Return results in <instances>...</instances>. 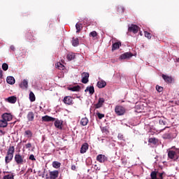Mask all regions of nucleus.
I'll use <instances>...</instances> for the list:
<instances>
[{
  "mask_svg": "<svg viewBox=\"0 0 179 179\" xmlns=\"http://www.w3.org/2000/svg\"><path fill=\"white\" fill-rule=\"evenodd\" d=\"M29 160H32V162H35L36 160L34 155H30Z\"/></svg>",
  "mask_w": 179,
  "mask_h": 179,
  "instance_id": "nucleus-46",
  "label": "nucleus"
},
{
  "mask_svg": "<svg viewBox=\"0 0 179 179\" xmlns=\"http://www.w3.org/2000/svg\"><path fill=\"white\" fill-rule=\"evenodd\" d=\"M59 171H50V172H49V175L50 177V179H57L59 176Z\"/></svg>",
  "mask_w": 179,
  "mask_h": 179,
  "instance_id": "nucleus-6",
  "label": "nucleus"
},
{
  "mask_svg": "<svg viewBox=\"0 0 179 179\" xmlns=\"http://www.w3.org/2000/svg\"><path fill=\"white\" fill-rule=\"evenodd\" d=\"M102 131H103V133H106V134L108 133V130L107 127H103Z\"/></svg>",
  "mask_w": 179,
  "mask_h": 179,
  "instance_id": "nucleus-48",
  "label": "nucleus"
},
{
  "mask_svg": "<svg viewBox=\"0 0 179 179\" xmlns=\"http://www.w3.org/2000/svg\"><path fill=\"white\" fill-rule=\"evenodd\" d=\"M76 32H80V31H81L82 28L83 27L82 25V23L80 22H77L76 25Z\"/></svg>",
  "mask_w": 179,
  "mask_h": 179,
  "instance_id": "nucleus-32",
  "label": "nucleus"
},
{
  "mask_svg": "<svg viewBox=\"0 0 179 179\" xmlns=\"http://www.w3.org/2000/svg\"><path fill=\"white\" fill-rule=\"evenodd\" d=\"M23 142H26V141H24H24Z\"/></svg>",
  "mask_w": 179,
  "mask_h": 179,
  "instance_id": "nucleus-57",
  "label": "nucleus"
},
{
  "mask_svg": "<svg viewBox=\"0 0 179 179\" xmlns=\"http://www.w3.org/2000/svg\"><path fill=\"white\" fill-rule=\"evenodd\" d=\"M20 87L22 90H26L28 87V81H27V80H23V81L20 84Z\"/></svg>",
  "mask_w": 179,
  "mask_h": 179,
  "instance_id": "nucleus-20",
  "label": "nucleus"
},
{
  "mask_svg": "<svg viewBox=\"0 0 179 179\" xmlns=\"http://www.w3.org/2000/svg\"><path fill=\"white\" fill-rule=\"evenodd\" d=\"M96 115L99 120H102L105 117L104 114H101V113H96Z\"/></svg>",
  "mask_w": 179,
  "mask_h": 179,
  "instance_id": "nucleus-45",
  "label": "nucleus"
},
{
  "mask_svg": "<svg viewBox=\"0 0 179 179\" xmlns=\"http://www.w3.org/2000/svg\"><path fill=\"white\" fill-rule=\"evenodd\" d=\"M127 110L123 106H116L115 107V113L118 116L124 115Z\"/></svg>",
  "mask_w": 179,
  "mask_h": 179,
  "instance_id": "nucleus-2",
  "label": "nucleus"
},
{
  "mask_svg": "<svg viewBox=\"0 0 179 179\" xmlns=\"http://www.w3.org/2000/svg\"><path fill=\"white\" fill-rule=\"evenodd\" d=\"M81 76H82V80H81L82 83L83 84H87V83L89 82L90 73L83 71Z\"/></svg>",
  "mask_w": 179,
  "mask_h": 179,
  "instance_id": "nucleus-3",
  "label": "nucleus"
},
{
  "mask_svg": "<svg viewBox=\"0 0 179 179\" xmlns=\"http://www.w3.org/2000/svg\"><path fill=\"white\" fill-rule=\"evenodd\" d=\"M176 155V152L174 150H169L168 152V157L169 159H174V156Z\"/></svg>",
  "mask_w": 179,
  "mask_h": 179,
  "instance_id": "nucleus-29",
  "label": "nucleus"
},
{
  "mask_svg": "<svg viewBox=\"0 0 179 179\" xmlns=\"http://www.w3.org/2000/svg\"><path fill=\"white\" fill-rule=\"evenodd\" d=\"M0 133H1V134H5V132L3 131V130H0Z\"/></svg>",
  "mask_w": 179,
  "mask_h": 179,
  "instance_id": "nucleus-55",
  "label": "nucleus"
},
{
  "mask_svg": "<svg viewBox=\"0 0 179 179\" xmlns=\"http://www.w3.org/2000/svg\"><path fill=\"white\" fill-rule=\"evenodd\" d=\"M15 162L17 165H22L26 163V160H24V156L20 153H17L15 155Z\"/></svg>",
  "mask_w": 179,
  "mask_h": 179,
  "instance_id": "nucleus-1",
  "label": "nucleus"
},
{
  "mask_svg": "<svg viewBox=\"0 0 179 179\" xmlns=\"http://www.w3.org/2000/svg\"><path fill=\"white\" fill-rule=\"evenodd\" d=\"M90 36H92L93 38H95L96 36H97L96 31H92V32H90Z\"/></svg>",
  "mask_w": 179,
  "mask_h": 179,
  "instance_id": "nucleus-42",
  "label": "nucleus"
},
{
  "mask_svg": "<svg viewBox=\"0 0 179 179\" xmlns=\"http://www.w3.org/2000/svg\"><path fill=\"white\" fill-rule=\"evenodd\" d=\"M9 66L8 65V64H3L2 65V69L3 71H8Z\"/></svg>",
  "mask_w": 179,
  "mask_h": 179,
  "instance_id": "nucleus-44",
  "label": "nucleus"
},
{
  "mask_svg": "<svg viewBox=\"0 0 179 179\" xmlns=\"http://www.w3.org/2000/svg\"><path fill=\"white\" fill-rule=\"evenodd\" d=\"M105 101V99L103 97H99L98 102L94 105L95 108H100L102 107L103 103Z\"/></svg>",
  "mask_w": 179,
  "mask_h": 179,
  "instance_id": "nucleus-9",
  "label": "nucleus"
},
{
  "mask_svg": "<svg viewBox=\"0 0 179 179\" xmlns=\"http://www.w3.org/2000/svg\"><path fill=\"white\" fill-rule=\"evenodd\" d=\"M6 81L8 84H10V85H13L15 83V80L12 76H8L6 78Z\"/></svg>",
  "mask_w": 179,
  "mask_h": 179,
  "instance_id": "nucleus-18",
  "label": "nucleus"
},
{
  "mask_svg": "<svg viewBox=\"0 0 179 179\" xmlns=\"http://www.w3.org/2000/svg\"><path fill=\"white\" fill-rule=\"evenodd\" d=\"M24 136H27L28 138H31L33 137V132L31 130H25Z\"/></svg>",
  "mask_w": 179,
  "mask_h": 179,
  "instance_id": "nucleus-27",
  "label": "nucleus"
},
{
  "mask_svg": "<svg viewBox=\"0 0 179 179\" xmlns=\"http://www.w3.org/2000/svg\"><path fill=\"white\" fill-rule=\"evenodd\" d=\"M156 90L158 92H162L164 91L163 87H159V85H156Z\"/></svg>",
  "mask_w": 179,
  "mask_h": 179,
  "instance_id": "nucleus-43",
  "label": "nucleus"
},
{
  "mask_svg": "<svg viewBox=\"0 0 179 179\" xmlns=\"http://www.w3.org/2000/svg\"><path fill=\"white\" fill-rule=\"evenodd\" d=\"M110 179H113V178H110Z\"/></svg>",
  "mask_w": 179,
  "mask_h": 179,
  "instance_id": "nucleus-59",
  "label": "nucleus"
},
{
  "mask_svg": "<svg viewBox=\"0 0 179 179\" xmlns=\"http://www.w3.org/2000/svg\"><path fill=\"white\" fill-rule=\"evenodd\" d=\"M76 168H77L76 165H71V169L73 171H76Z\"/></svg>",
  "mask_w": 179,
  "mask_h": 179,
  "instance_id": "nucleus-51",
  "label": "nucleus"
},
{
  "mask_svg": "<svg viewBox=\"0 0 179 179\" xmlns=\"http://www.w3.org/2000/svg\"><path fill=\"white\" fill-rule=\"evenodd\" d=\"M3 77V70L2 69H0V78Z\"/></svg>",
  "mask_w": 179,
  "mask_h": 179,
  "instance_id": "nucleus-52",
  "label": "nucleus"
},
{
  "mask_svg": "<svg viewBox=\"0 0 179 179\" xmlns=\"http://www.w3.org/2000/svg\"><path fill=\"white\" fill-rule=\"evenodd\" d=\"M52 167H54V168H59V167H61V163H59V162H53Z\"/></svg>",
  "mask_w": 179,
  "mask_h": 179,
  "instance_id": "nucleus-38",
  "label": "nucleus"
},
{
  "mask_svg": "<svg viewBox=\"0 0 179 179\" xmlns=\"http://www.w3.org/2000/svg\"><path fill=\"white\" fill-rule=\"evenodd\" d=\"M133 57L132 52H124V54H122L120 56V59H128L129 58H131Z\"/></svg>",
  "mask_w": 179,
  "mask_h": 179,
  "instance_id": "nucleus-7",
  "label": "nucleus"
},
{
  "mask_svg": "<svg viewBox=\"0 0 179 179\" xmlns=\"http://www.w3.org/2000/svg\"><path fill=\"white\" fill-rule=\"evenodd\" d=\"M27 118L29 122H33L35 118V114L33 111H29L27 115Z\"/></svg>",
  "mask_w": 179,
  "mask_h": 179,
  "instance_id": "nucleus-14",
  "label": "nucleus"
},
{
  "mask_svg": "<svg viewBox=\"0 0 179 179\" xmlns=\"http://www.w3.org/2000/svg\"><path fill=\"white\" fill-rule=\"evenodd\" d=\"M33 172V169L31 168H28L27 173L28 175H30V173Z\"/></svg>",
  "mask_w": 179,
  "mask_h": 179,
  "instance_id": "nucleus-47",
  "label": "nucleus"
},
{
  "mask_svg": "<svg viewBox=\"0 0 179 179\" xmlns=\"http://www.w3.org/2000/svg\"><path fill=\"white\" fill-rule=\"evenodd\" d=\"M6 100L8 103H15L17 101V97L16 96H10L6 99Z\"/></svg>",
  "mask_w": 179,
  "mask_h": 179,
  "instance_id": "nucleus-19",
  "label": "nucleus"
},
{
  "mask_svg": "<svg viewBox=\"0 0 179 179\" xmlns=\"http://www.w3.org/2000/svg\"><path fill=\"white\" fill-rule=\"evenodd\" d=\"M62 124L63 120H60L59 119H55V126L57 129H62Z\"/></svg>",
  "mask_w": 179,
  "mask_h": 179,
  "instance_id": "nucleus-10",
  "label": "nucleus"
},
{
  "mask_svg": "<svg viewBox=\"0 0 179 179\" xmlns=\"http://www.w3.org/2000/svg\"><path fill=\"white\" fill-rule=\"evenodd\" d=\"M108 157L106 155H98L96 156V161L99 163H106L107 162Z\"/></svg>",
  "mask_w": 179,
  "mask_h": 179,
  "instance_id": "nucleus-5",
  "label": "nucleus"
},
{
  "mask_svg": "<svg viewBox=\"0 0 179 179\" xmlns=\"http://www.w3.org/2000/svg\"><path fill=\"white\" fill-rule=\"evenodd\" d=\"M10 162H12L11 157H10V150H9V149H8L7 155H6V157H5L6 164H8L9 163H10Z\"/></svg>",
  "mask_w": 179,
  "mask_h": 179,
  "instance_id": "nucleus-16",
  "label": "nucleus"
},
{
  "mask_svg": "<svg viewBox=\"0 0 179 179\" xmlns=\"http://www.w3.org/2000/svg\"><path fill=\"white\" fill-rule=\"evenodd\" d=\"M69 90L72 92H79L80 90V85H77L76 87H72L71 88H69Z\"/></svg>",
  "mask_w": 179,
  "mask_h": 179,
  "instance_id": "nucleus-31",
  "label": "nucleus"
},
{
  "mask_svg": "<svg viewBox=\"0 0 179 179\" xmlns=\"http://www.w3.org/2000/svg\"><path fill=\"white\" fill-rule=\"evenodd\" d=\"M178 62H179V58H178Z\"/></svg>",
  "mask_w": 179,
  "mask_h": 179,
  "instance_id": "nucleus-56",
  "label": "nucleus"
},
{
  "mask_svg": "<svg viewBox=\"0 0 179 179\" xmlns=\"http://www.w3.org/2000/svg\"><path fill=\"white\" fill-rule=\"evenodd\" d=\"M79 45V39L78 38H76L75 39V38H73L72 39V45H73L74 47H77V45Z\"/></svg>",
  "mask_w": 179,
  "mask_h": 179,
  "instance_id": "nucleus-28",
  "label": "nucleus"
},
{
  "mask_svg": "<svg viewBox=\"0 0 179 179\" xmlns=\"http://www.w3.org/2000/svg\"><path fill=\"white\" fill-rule=\"evenodd\" d=\"M75 58H76V55L74 52H69L66 55V59H68V61H72L73 59H75Z\"/></svg>",
  "mask_w": 179,
  "mask_h": 179,
  "instance_id": "nucleus-23",
  "label": "nucleus"
},
{
  "mask_svg": "<svg viewBox=\"0 0 179 179\" xmlns=\"http://www.w3.org/2000/svg\"><path fill=\"white\" fill-rule=\"evenodd\" d=\"M88 122H89L88 117H82L80 120V124H82V126H86Z\"/></svg>",
  "mask_w": 179,
  "mask_h": 179,
  "instance_id": "nucleus-26",
  "label": "nucleus"
},
{
  "mask_svg": "<svg viewBox=\"0 0 179 179\" xmlns=\"http://www.w3.org/2000/svg\"><path fill=\"white\" fill-rule=\"evenodd\" d=\"M117 10L119 13H124V6H117Z\"/></svg>",
  "mask_w": 179,
  "mask_h": 179,
  "instance_id": "nucleus-35",
  "label": "nucleus"
},
{
  "mask_svg": "<svg viewBox=\"0 0 179 179\" xmlns=\"http://www.w3.org/2000/svg\"><path fill=\"white\" fill-rule=\"evenodd\" d=\"M8 123L4 119V117H2V119L0 120V127H7Z\"/></svg>",
  "mask_w": 179,
  "mask_h": 179,
  "instance_id": "nucleus-25",
  "label": "nucleus"
},
{
  "mask_svg": "<svg viewBox=\"0 0 179 179\" xmlns=\"http://www.w3.org/2000/svg\"><path fill=\"white\" fill-rule=\"evenodd\" d=\"M150 176L152 179H158L157 172H156L155 171H152V172H151Z\"/></svg>",
  "mask_w": 179,
  "mask_h": 179,
  "instance_id": "nucleus-34",
  "label": "nucleus"
},
{
  "mask_svg": "<svg viewBox=\"0 0 179 179\" xmlns=\"http://www.w3.org/2000/svg\"><path fill=\"white\" fill-rule=\"evenodd\" d=\"M144 34H145V38H148V39H151L152 35H151L150 32H148V31H145Z\"/></svg>",
  "mask_w": 179,
  "mask_h": 179,
  "instance_id": "nucleus-40",
  "label": "nucleus"
},
{
  "mask_svg": "<svg viewBox=\"0 0 179 179\" xmlns=\"http://www.w3.org/2000/svg\"><path fill=\"white\" fill-rule=\"evenodd\" d=\"M43 122H54L55 120V117H52V116L45 115L42 116Z\"/></svg>",
  "mask_w": 179,
  "mask_h": 179,
  "instance_id": "nucleus-11",
  "label": "nucleus"
},
{
  "mask_svg": "<svg viewBox=\"0 0 179 179\" xmlns=\"http://www.w3.org/2000/svg\"><path fill=\"white\" fill-rule=\"evenodd\" d=\"M163 137H164V138L168 139V140L173 138L171 133H166L165 134H164Z\"/></svg>",
  "mask_w": 179,
  "mask_h": 179,
  "instance_id": "nucleus-36",
  "label": "nucleus"
},
{
  "mask_svg": "<svg viewBox=\"0 0 179 179\" xmlns=\"http://www.w3.org/2000/svg\"><path fill=\"white\" fill-rule=\"evenodd\" d=\"M120 45H122L121 42H115V43H113L112 45V51H115V50H118Z\"/></svg>",
  "mask_w": 179,
  "mask_h": 179,
  "instance_id": "nucleus-21",
  "label": "nucleus"
},
{
  "mask_svg": "<svg viewBox=\"0 0 179 179\" xmlns=\"http://www.w3.org/2000/svg\"><path fill=\"white\" fill-rule=\"evenodd\" d=\"M90 92V94H93L94 93V87L93 85L90 87H87V88L85 90V92Z\"/></svg>",
  "mask_w": 179,
  "mask_h": 179,
  "instance_id": "nucleus-24",
  "label": "nucleus"
},
{
  "mask_svg": "<svg viewBox=\"0 0 179 179\" xmlns=\"http://www.w3.org/2000/svg\"><path fill=\"white\" fill-rule=\"evenodd\" d=\"M163 175H164L163 172L159 173V178H157V179H164Z\"/></svg>",
  "mask_w": 179,
  "mask_h": 179,
  "instance_id": "nucleus-50",
  "label": "nucleus"
},
{
  "mask_svg": "<svg viewBox=\"0 0 179 179\" xmlns=\"http://www.w3.org/2000/svg\"><path fill=\"white\" fill-rule=\"evenodd\" d=\"M57 66L58 69H60V71H64V65H63L61 62H57Z\"/></svg>",
  "mask_w": 179,
  "mask_h": 179,
  "instance_id": "nucleus-37",
  "label": "nucleus"
},
{
  "mask_svg": "<svg viewBox=\"0 0 179 179\" xmlns=\"http://www.w3.org/2000/svg\"><path fill=\"white\" fill-rule=\"evenodd\" d=\"M8 150H9V154H10V159L12 161L13 159L14 153H15V146H13V145L9 146Z\"/></svg>",
  "mask_w": 179,
  "mask_h": 179,
  "instance_id": "nucleus-15",
  "label": "nucleus"
},
{
  "mask_svg": "<svg viewBox=\"0 0 179 179\" xmlns=\"http://www.w3.org/2000/svg\"><path fill=\"white\" fill-rule=\"evenodd\" d=\"M96 85L98 88H104V87L107 85V83H106L104 80L98 81Z\"/></svg>",
  "mask_w": 179,
  "mask_h": 179,
  "instance_id": "nucleus-22",
  "label": "nucleus"
},
{
  "mask_svg": "<svg viewBox=\"0 0 179 179\" xmlns=\"http://www.w3.org/2000/svg\"><path fill=\"white\" fill-rule=\"evenodd\" d=\"M178 152H179V149H178Z\"/></svg>",
  "mask_w": 179,
  "mask_h": 179,
  "instance_id": "nucleus-58",
  "label": "nucleus"
},
{
  "mask_svg": "<svg viewBox=\"0 0 179 179\" xmlns=\"http://www.w3.org/2000/svg\"><path fill=\"white\" fill-rule=\"evenodd\" d=\"M159 123H161L162 124H164L165 122H164V120H159Z\"/></svg>",
  "mask_w": 179,
  "mask_h": 179,
  "instance_id": "nucleus-54",
  "label": "nucleus"
},
{
  "mask_svg": "<svg viewBox=\"0 0 179 179\" xmlns=\"http://www.w3.org/2000/svg\"><path fill=\"white\" fill-rule=\"evenodd\" d=\"M128 31L134 34H137L138 32V27L136 24H131L129 25Z\"/></svg>",
  "mask_w": 179,
  "mask_h": 179,
  "instance_id": "nucleus-4",
  "label": "nucleus"
},
{
  "mask_svg": "<svg viewBox=\"0 0 179 179\" xmlns=\"http://www.w3.org/2000/svg\"><path fill=\"white\" fill-rule=\"evenodd\" d=\"M148 142H150V143H153L154 145H156L157 143L158 140L155 138H149Z\"/></svg>",
  "mask_w": 179,
  "mask_h": 179,
  "instance_id": "nucleus-39",
  "label": "nucleus"
},
{
  "mask_svg": "<svg viewBox=\"0 0 179 179\" xmlns=\"http://www.w3.org/2000/svg\"><path fill=\"white\" fill-rule=\"evenodd\" d=\"M25 148H27V149L31 148V143H26Z\"/></svg>",
  "mask_w": 179,
  "mask_h": 179,
  "instance_id": "nucleus-49",
  "label": "nucleus"
},
{
  "mask_svg": "<svg viewBox=\"0 0 179 179\" xmlns=\"http://www.w3.org/2000/svg\"><path fill=\"white\" fill-rule=\"evenodd\" d=\"M162 78H164V81H166V83H171L173 81V78L170 76H166V74H162Z\"/></svg>",
  "mask_w": 179,
  "mask_h": 179,
  "instance_id": "nucleus-17",
  "label": "nucleus"
},
{
  "mask_svg": "<svg viewBox=\"0 0 179 179\" xmlns=\"http://www.w3.org/2000/svg\"><path fill=\"white\" fill-rule=\"evenodd\" d=\"M10 50H12L13 51H15V47L13 46V45H11V46L10 47Z\"/></svg>",
  "mask_w": 179,
  "mask_h": 179,
  "instance_id": "nucleus-53",
  "label": "nucleus"
},
{
  "mask_svg": "<svg viewBox=\"0 0 179 179\" xmlns=\"http://www.w3.org/2000/svg\"><path fill=\"white\" fill-rule=\"evenodd\" d=\"M3 179H15L14 173H8V175H5Z\"/></svg>",
  "mask_w": 179,
  "mask_h": 179,
  "instance_id": "nucleus-30",
  "label": "nucleus"
},
{
  "mask_svg": "<svg viewBox=\"0 0 179 179\" xmlns=\"http://www.w3.org/2000/svg\"><path fill=\"white\" fill-rule=\"evenodd\" d=\"M117 138H118V140H120V141H125L124 134H122V133H119V134L117 136Z\"/></svg>",
  "mask_w": 179,
  "mask_h": 179,
  "instance_id": "nucleus-41",
  "label": "nucleus"
},
{
  "mask_svg": "<svg viewBox=\"0 0 179 179\" xmlns=\"http://www.w3.org/2000/svg\"><path fill=\"white\" fill-rule=\"evenodd\" d=\"M88 149H89L88 143H83L80 148V153H86Z\"/></svg>",
  "mask_w": 179,
  "mask_h": 179,
  "instance_id": "nucleus-13",
  "label": "nucleus"
},
{
  "mask_svg": "<svg viewBox=\"0 0 179 179\" xmlns=\"http://www.w3.org/2000/svg\"><path fill=\"white\" fill-rule=\"evenodd\" d=\"M63 101L65 103V104H73V97L71 96H65Z\"/></svg>",
  "mask_w": 179,
  "mask_h": 179,
  "instance_id": "nucleus-8",
  "label": "nucleus"
},
{
  "mask_svg": "<svg viewBox=\"0 0 179 179\" xmlns=\"http://www.w3.org/2000/svg\"><path fill=\"white\" fill-rule=\"evenodd\" d=\"M2 118H3L8 123V121L13 120V115H11V114H8V113H5L4 114H3Z\"/></svg>",
  "mask_w": 179,
  "mask_h": 179,
  "instance_id": "nucleus-12",
  "label": "nucleus"
},
{
  "mask_svg": "<svg viewBox=\"0 0 179 179\" xmlns=\"http://www.w3.org/2000/svg\"><path fill=\"white\" fill-rule=\"evenodd\" d=\"M29 99L31 101H35L36 100V96L32 92L29 93Z\"/></svg>",
  "mask_w": 179,
  "mask_h": 179,
  "instance_id": "nucleus-33",
  "label": "nucleus"
}]
</instances>
